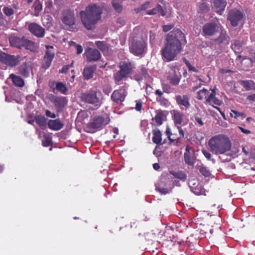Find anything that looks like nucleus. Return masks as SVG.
I'll return each mask as SVG.
<instances>
[{"label": "nucleus", "mask_w": 255, "mask_h": 255, "mask_svg": "<svg viewBox=\"0 0 255 255\" xmlns=\"http://www.w3.org/2000/svg\"><path fill=\"white\" fill-rule=\"evenodd\" d=\"M85 54L88 62L96 61L101 57L100 52L95 49L89 48L85 52Z\"/></svg>", "instance_id": "obj_13"}, {"label": "nucleus", "mask_w": 255, "mask_h": 255, "mask_svg": "<svg viewBox=\"0 0 255 255\" xmlns=\"http://www.w3.org/2000/svg\"><path fill=\"white\" fill-rule=\"evenodd\" d=\"M213 4V8L219 14H222L227 5L226 0H211Z\"/></svg>", "instance_id": "obj_14"}, {"label": "nucleus", "mask_w": 255, "mask_h": 255, "mask_svg": "<svg viewBox=\"0 0 255 255\" xmlns=\"http://www.w3.org/2000/svg\"><path fill=\"white\" fill-rule=\"evenodd\" d=\"M221 30V24L218 19L206 23L203 27L205 36H213Z\"/></svg>", "instance_id": "obj_6"}, {"label": "nucleus", "mask_w": 255, "mask_h": 255, "mask_svg": "<svg viewBox=\"0 0 255 255\" xmlns=\"http://www.w3.org/2000/svg\"><path fill=\"white\" fill-rule=\"evenodd\" d=\"M177 127L178 129V131H179V135H180L179 137L180 138L183 137L184 136V132H183V130L182 129L181 127H179V126H177Z\"/></svg>", "instance_id": "obj_53"}, {"label": "nucleus", "mask_w": 255, "mask_h": 255, "mask_svg": "<svg viewBox=\"0 0 255 255\" xmlns=\"http://www.w3.org/2000/svg\"><path fill=\"white\" fill-rule=\"evenodd\" d=\"M242 41L235 40L232 45V48L236 53H239L242 50Z\"/></svg>", "instance_id": "obj_33"}, {"label": "nucleus", "mask_w": 255, "mask_h": 255, "mask_svg": "<svg viewBox=\"0 0 255 255\" xmlns=\"http://www.w3.org/2000/svg\"><path fill=\"white\" fill-rule=\"evenodd\" d=\"M67 101L65 97H57L54 100L55 106L58 108H62L67 104Z\"/></svg>", "instance_id": "obj_29"}, {"label": "nucleus", "mask_w": 255, "mask_h": 255, "mask_svg": "<svg viewBox=\"0 0 255 255\" xmlns=\"http://www.w3.org/2000/svg\"><path fill=\"white\" fill-rule=\"evenodd\" d=\"M242 84L246 90H250L255 88V84L253 81H243Z\"/></svg>", "instance_id": "obj_35"}, {"label": "nucleus", "mask_w": 255, "mask_h": 255, "mask_svg": "<svg viewBox=\"0 0 255 255\" xmlns=\"http://www.w3.org/2000/svg\"><path fill=\"white\" fill-rule=\"evenodd\" d=\"M113 6L114 7L115 9L118 12H121L122 10V7L121 5L115 1V0H113Z\"/></svg>", "instance_id": "obj_43"}, {"label": "nucleus", "mask_w": 255, "mask_h": 255, "mask_svg": "<svg viewBox=\"0 0 255 255\" xmlns=\"http://www.w3.org/2000/svg\"><path fill=\"white\" fill-rule=\"evenodd\" d=\"M45 54L43 59V66L45 68L50 67L51 62L55 56V50L53 46L50 45H46Z\"/></svg>", "instance_id": "obj_9"}, {"label": "nucleus", "mask_w": 255, "mask_h": 255, "mask_svg": "<svg viewBox=\"0 0 255 255\" xmlns=\"http://www.w3.org/2000/svg\"><path fill=\"white\" fill-rule=\"evenodd\" d=\"M202 153L203 154H204V155L208 159H210L211 158V154L207 151L205 150H202Z\"/></svg>", "instance_id": "obj_50"}, {"label": "nucleus", "mask_w": 255, "mask_h": 255, "mask_svg": "<svg viewBox=\"0 0 255 255\" xmlns=\"http://www.w3.org/2000/svg\"><path fill=\"white\" fill-rule=\"evenodd\" d=\"M209 91L205 88H203V89L199 91L197 93V98L199 100H201L205 98H207L209 96Z\"/></svg>", "instance_id": "obj_31"}, {"label": "nucleus", "mask_w": 255, "mask_h": 255, "mask_svg": "<svg viewBox=\"0 0 255 255\" xmlns=\"http://www.w3.org/2000/svg\"><path fill=\"white\" fill-rule=\"evenodd\" d=\"M25 39L23 37H19L15 35H10L9 37L10 45L20 49L23 47Z\"/></svg>", "instance_id": "obj_16"}, {"label": "nucleus", "mask_w": 255, "mask_h": 255, "mask_svg": "<svg viewBox=\"0 0 255 255\" xmlns=\"http://www.w3.org/2000/svg\"><path fill=\"white\" fill-rule=\"evenodd\" d=\"M137 31V29L134 30L130 46V52L137 56L143 53L147 38V34L145 32Z\"/></svg>", "instance_id": "obj_4"}, {"label": "nucleus", "mask_w": 255, "mask_h": 255, "mask_svg": "<svg viewBox=\"0 0 255 255\" xmlns=\"http://www.w3.org/2000/svg\"><path fill=\"white\" fill-rule=\"evenodd\" d=\"M165 8V6H161V5L158 4L156 7L153 8L152 9L147 10L146 11V14L148 15H153L157 13H159L161 15L164 16L166 15Z\"/></svg>", "instance_id": "obj_23"}, {"label": "nucleus", "mask_w": 255, "mask_h": 255, "mask_svg": "<svg viewBox=\"0 0 255 255\" xmlns=\"http://www.w3.org/2000/svg\"><path fill=\"white\" fill-rule=\"evenodd\" d=\"M212 93L209 94V96L206 99V102L209 103L211 105H220L222 101L215 97V91L214 89L211 90Z\"/></svg>", "instance_id": "obj_24"}, {"label": "nucleus", "mask_w": 255, "mask_h": 255, "mask_svg": "<svg viewBox=\"0 0 255 255\" xmlns=\"http://www.w3.org/2000/svg\"><path fill=\"white\" fill-rule=\"evenodd\" d=\"M136 105L135 107V109L137 111H140L141 110L142 106V102L140 100H138L135 101Z\"/></svg>", "instance_id": "obj_45"}, {"label": "nucleus", "mask_w": 255, "mask_h": 255, "mask_svg": "<svg viewBox=\"0 0 255 255\" xmlns=\"http://www.w3.org/2000/svg\"><path fill=\"white\" fill-rule=\"evenodd\" d=\"M95 68L92 66L86 67L83 71V76L85 79L88 80L93 77Z\"/></svg>", "instance_id": "obj_28"}, {"label": "nucleus", "mask_w": 255, "mask_h": 255, "mask_svg": "<svg viewBox=\"0 0 255 255\" xmlns=\"http://www.w3.org/2000/svg\"><path fill=\"white\" fill-rule=\"evenodd\" d=\"M102 8L96 4L89 5L84 11L80 13L81 21L84 26L88 30L94 28L95 24L101 18Z\"/></svg>", "instance_id": "obj_2"}, {"label": "nucleus", "mask_w": 255, "mask_h": 255, "mask_svg": "<svg viewBox=\"0 0 255 255\" xmlns=\"http://www.w3.org/2000/svg\"><path fill=\"white\" fill-rule=\"evenodd\" d=\"M184 39V35L179 29L170 32L167 35L164 47L162 49L163 58L167 62L174 60V58L181 50V41Z\"/></svg>", "instance_id": "obj_1"}, {"label": "nucleus", "mask_w": 255, "mask_h": 255, "mask_svg": "<svg viewBox=\"0 0 255 255\" xmlns=\"http://www.w3.org/2000/svg\"><path fill=\"white\" fill-rule=\"evenodd\" d=\"M164 118V115L161 111H157L156 115L153 120L155 121L157 125L160 126L162 125Z\"/></svg>", "instance_id": "obj_32"}, {"label": "nucleus", "mask_w": 255, "mask_h": 255, "mask_svg": "<svg viewBox=\"0 0 255 255\" xmlns=\"http://www.w3.org/2000/svg\"><path fill=\"white\" fill-rule=\"evenodd\" d=\"M166 132L167 135L168 136L169 139L170 140H173V139H171L170 138V136L171 135V132L170 129L169 128H167Z\"/></svg>", "instance_id": "obj_57"}, {"label": "nucleus", "mask_w": 255, "mask_h": 255, "mask_svg": "<svg viewBox=\"0 0 255 255\" xmlns=\"http://www.w3.org/2000/svg\"><path fill=\"white\" fill-rule=\"evenodd\" d=\"M243 17L242 13L237 9L232 10L229 13L228 19L230 21L231 24L234 26H237L239 22Z\"/></svg>", "instance_id": "obj_12"}, {"label": "nucleus", "mask_w": 255, "mask_h": 255, "mask_svg": "<svg viewBox=\"0 0 255 255\" xmlns=\"http://www.w3.org/2000/svg\"><path fill=\"white\" fill-rule=\"evenodd\" d=\"M62 21L67 28H71L75 24V17L73 11L69 10L63 11Z\"/></svg>", "instance_id": "obj_10"}, {"label": "nucleus", "mask_w": 255, "mask_h": 255, "mask_svg": "<svg viewBox=\"0 0 255 255\" xmlns=\"http://www.w3.org/2000/svg\"><path fill=\"white\" fill-rule=\"evenodd\" d=\"M173 118L175 124L179 126L183 121V115L178 111H173Z\"/></svg>", "instance_id": "obj_30"}, {"label": "nucleus", "mask_w": 255, "mask_h": 255, "mask_svg": "<svg viewBox=\"0 0 255 255\" xmlns=\"http://www.w3.org/2000/svg\"><path fill=\"white\" fill-rule=\"evenodd\" d=\"M20 73L25 77H27L29 75L30 72V68L28 67L21 66L20 69Z\"/></svg>", "instance_id": "obj_40"}, {"label": "nucleus", "mask_w": 255, "mask_h": 255, "mask_svg": "<svg viewBox=\"0 0 255 255\" xmlns=\"http://www.w3.org/2000/svg\"><path fill=\"white\" fill-rule=\"evenodd\" d=\"M197 183V181L194 180H190V181H189V186H191V185L195 186Z\"/></svg>", "instance_id": "obj_62"}, {"label": "nucleus", "mask_w": 255, "mask_h": 255, "mask_svg": "<svg viewBox=\"0 0 255 255\" xmlns=\"http://www.w3.org/2000/svg\"><path fill=\"white\" fill-rule=\"evenodd\" d=\"M51 143V137L49 135H44L42 139V145L44 146H49Z\"/></svg>", "instance_id": "obj_38"}, {"label": "nucleus", "mask_w": 255, "mask_h": 255, "mask_svg": "<svg viewBox=\"0 0 255 255\" xmlns=\"http://www.w3.org/2000/svg\"><path fill=\"white\" fill-rule=\"evenodd\" d=\"M172 27L171 25H167L163 26V30L164 32H167L172 29Z\"/></svg>", "instance_id": "obj_54"}, {"label": "nucleus", "mask_w": 255, "mask_h": 255, "mask_svg": "<svg viewBox=\"0 0 255 255\" xmlns=\"http://www.w3.org/2000/svg\"><path fill=\"white\" fill-rule=\"evenodd\" d=\"M21 61V57L19 55H11L7 54L6 58L5 61V64L11 67H14L17 65Z\"/></svg>", "instance_id": "obj_18"}, {"label": "nucleus", "mask_w": 255, "mask_h": 255, "mask_svg": "<svg viewBox=\"0 0 255 255\" xmlns=\"http://www.w3.org/2000/svg\"><path fill=\"white\" fill-rule=\"evenodd\" d=\"M200 171L205 177H208L210 175V171L205 167H200Z\"/></svg>", "instance_id": "obj_42"}, {"label": "nucleus", "mask_w": 255, "mask_h": 255, "mask_svg": "<svg viewBox=\"0 0 255 255\" xmlns=\"http://www.w3.org/2000/svg\"><path fill=\"white\" fill-rule=\"evenodd\" d=\"M193 150L191 147L187 146L186 147L184 153L185 162L189 165H193L194 163V159L193 156Z\"/></svg>", "instance_id": "obj_22"}, {"label": "nucleus", "mask_w": 255, "mask_h": 255, "mask_svg": "<svg viewBox=\"0 0 255 255\" xmlns=\"http://www.w3.org/2000/svg\"><path fill=\"white\" fill-rule=\"evenodd\" d=\"M208 143L211 150L216 154H224L231 148V142L229 138L223 134L212 137Z\"/></svg>", "instance_id": "obj_3"}, {"label": "nucleus", "mask_w": 255, "mask_h": 255, "mask_svg": "<svg viewBox=\"0 0 255 255\" xmlns=\"http://www.w3.org/2000/svg\"><path fill=\"white\" fill-rule=\"evenodd\" d=\"M96 44L101 51H105L107 49V46L104 42L97 41Z\"/></svg>", "instance_id": "obj_41"}, {"label": "nucleus", "mask_w": 255, "mask_h": 255, "mask_svg": "<svg viewBox=\"0 0 255 255\" xmlns=\"http://www.w3.org/2000/svg\"><path fill=\"white\" fill-rule=\"evenodd\" d=\"M230 115L232 117L234 118H237L241 116L244 115V114L242 113H239L234 110H232L231 113H230Z\"/></svg>", "instance_id": "obj_44"}, {"label": "nucleus", "mask_w": 255, "mask_h": 255, "mask_svg": "<svg viewBox=\"0 0 255 255\" xmlns=\"http://www.w3.org/2000/svg\"><path fill=\"white\" fill-rule=\"evenodd\" d=\"M56 89L64 94H65L67 91L66 86L61 82L57 83Z\"/></svg>", "instance_id": "obj_37"}, {"label": "nucleus", "mask_w": 255, "mask_h": 255, "mask_svg": "<svg viewBox=\"0 0 255 255\" xmlns=\"http://www.w3.org/2000/svg\"><path fill=\"white\" fill-rule=\"evenodd\" d=\"M173 189V186L167 185L164 182L161 180L156 186V190L161 194H166L170 193Z\"/></svg>", "instance_id": "obj_15"}, {"label": "nucleus", "mask_w": 255, "mask_h": 255, "mask_svg": "<svg viewBox=\"0 0 255 255\" xmlns=\"http://www.w3.org/2000/svg\"><path fill=\"white\" fill-rule=\"evenodd\" d=\"M126 93L124 90L120 89L115 90L111 96L112 100L117 103L122 102L125 100Z\"/></svg>", "instance_id": "obj_17"}, {"label": "nucleus", "mask_w": 255, "mask_h": 255, "mask_svg": "<svg viewBox=\"0 0 255 255\" xmlns=\"http://www.w3.org/2000/svg\"><path fill=\"white\" fill-rule=\"evenodd\" d=\"M3 12L7 16H10L14 13L13 9L9 6H5L3 8Z\"/></svg>", "instance_id": "obj_39"}, {"label": "nucleus", "mask_w": 255, "mask_h": 255, "mask_svg": "<svg viewBox=\"0 0 255 255\" xmlns=\"http://www.w3.org/2000/svg\"><path fill=\"white\" fill-rule=\"evenodd\" d=\"M42 5L40 3H36L35 2L34 4V8L35 11H40L42 9Z\"/></svg>", "instance_id": "obj_49"}, {"label": "nucleus", "mask_w": 255, "mask_h": 255, "mask_svg": "<svg viewBox=\"0 0 255 255\" xmlns=\"http://www.w3.org/2000/svg\"><path fill=\"white\" fill-rule=\"evenodd\" d=\"M153 167L155 170H158L160 168L159 164L156 163L153 164Z\"/></svg>", "instance_id": "obj_63"}, {"label": "nucleus", "mask_w": 255, "mask_h": 255, "mask_svg": "<svg viewBox=\"0 0 255 255\" xmlns=\"http://www.w3.org/2000/svg\"><path fill=\"white\" fill-rule=\"evenodd\" d=\"M28 29L35 36L41 38L44 36L45 29L41 25L35 22L27 23Z\"/></svg>", "instance_id": "obj_11"}, {"label": "nucleus", "mask_w": 255, "mask_h": 255, "mask_svg": "<svg viewBox=\"0 0 255 255\" xmlns=\"http://www.w3.org/2000/svg\"><path fill=\"white\" fill-rule=\"evenodd\" d=\"M76 53L77 54H81L83 51V48L80 45H76Z\"/></svg>", "instance_id": "obj_52"}, {"label": "nucleus", "mask_w": 255, "mask_h": 255, "mask_svg": "<svg viewBox=\"0 0 255 255\" xmlns=\"http://www.w3.org/2000/svg\"><path fill=\"white\" fill-rule=\"evenodd\" d=\"M47 125L50 129L55 131L61 129L64 126V124L58 119L50 120Z\"/></svg>", "instance_id": "obj_20"}, {"label": "nucleus", "mask_w": 255, "mask_h": 255, "mask_svg": "<svg viewBox=\"0 0 255 255\" xmlns=\"http://www.w3.org/2000/svg\"><path fill=\"white\" fill-rule=\"evenodd\" d=\"M167 78L172 84L177 85L180 82V76L177 74L175 69H171Z\"/></svg>", "instance_id": "obj_21"}, {"label": "nucleus", "mask_w": 255, "mask_h": 255, "mask_svg": "<svg viewBox=\"0 0 255 255\" xmlns=\"http://www.w3.org/2000/svg\"><path fill=\"white\" fill-rule=\"evenodd\" d=\"M45 115L47 117H50L52 119H54L56 117V115L54 113H52L48 110H46Z\"/></svg>", "instance_id": "obj_48"}, {"label": "nucleus", "mask_w": 255, "mask_h": 255, "mask_svg": "<svg viewBox=\"0 0 255 255\" xmlns=\"http://www.w3.org/2000/svg\"><path fill=\"white\" fill-rule=\"evenodd\" d=\"M152 141L157 144H161L162 133L158 129H154L152 131Z\"/></svg>", "instance_id": "obj_27"}, {"label": "nucleus", "mask_w": 255, "mask_h": 255, "mask_svg": "<svg viewBox=\"0 0 255 255\" xmlns=\"http://www.w3.org/2000/svg\"><path fill=\"white\" fill-rule=\"evenodd\" d=\"M195 121L200 126L203 125V123L202 121V119L200 118H199L198 117H195Z\"/></svg>", "instance_id": "obj_56"}, {"label": "nucleus", "mask_w": 255, "mask_h": 255, "mask_svg": "<svg viewBox=\"0 0 255 255\" xmlns=\"http://www.w3.org/2000/svg\"><path fill=\"white\" fill-rule=\"evenodd\" d=\"M174 177L180 179L182 181H185L186 178V175L183 172H174L171 171L170 172Z\"/></svg>", "instance_id": "obj_36"}, {"label": "nucleus", "mask_w": 255, "mask_h": 255, "mask_svg": "<svg viewBox=\"0 0 255 255\" xmlns=\"http://www.w3.org/2000/svg\"><path fill=\"white\" fill-rule=\"evenodd\" d=\"M150 4V2H145V3H144L143 5H141V9L142 10H145L146 9L147 7H148V5Z\"/></svg>", "instance_id": "obj_58"}, {"label": "nucleus", "mask_w": 255, "mask_h": 255, "mask_svg": "<svg viewBox=\"0 0 255 255\" xmlns=\"http://www.w3.org/2000/svg\"><path fill=\"white\" fill-rule=\"evenodd\" d=\"M7 54L0 50V62L5 63Z\"/></svg>", "instance_id": "obj_46"}, {"label": "nucleus", "mask_w": 255, "mask_h": 255, "mask_svg": "<svg viewBox=\"0 0 255 255\" xmlns=\"http://www.w3.org/2000/svg\"><path fill=\"white\" fill-rule=\"evenodd\" d=\"M110 121V119L108 116L98 117L89 124L88 127L93 130L101 128L103 126L108 124Z\"/></svg>", "instance_id": "obj_8"}, {"label": "nucleus", "mask_w": 255, "mask_h": 255, "mask_svg": "<svg viewBox=\"0 0 255 255\" xmlns=\"http://www.w3.org/2000/svg\"><path fill=\"white\" fill-rule=\"evenodd\" d=\"M247 99L250 102H252L255 101V94L249 95L247 97Z\"/></svg>", "instance_id": "obj_55"}, {"label": "nucleus", "mask_w": 255, "mask_h": 255, "mask_svg": "<svg viewBox=\"0 0 255 255\" xmlns=\"http://www.w3.org/2000/svg\"><path fill=\"white\" fill-rule=\"evenodd\" d=\"M23 47L32 52H36L37 51V47L35 43L26 38L24 41Z\"/></svg>", "instance_id": "obj_25"}, {"label": "nucleus", "mask_w": 255, "mask_h": 255, "mask_svg": "<svg viewBox=\"0 0 255 255\" xmlns=\"http://www.w3.org/2000/svg\"><path fill=\"white\" fill-rule=\"evenodd\" d=\"M36 123L41 128L46 125V119L43 116H38L35 118Z\"/></svg>", "instance_id": "obj_34"}, {"label": "nucleus", "mask_w": 255, "mask_h": 255, "mask_svg": "<svg viewBox=\"0 0 255 255\" xmlns=\"http://www.w3.org/2000/svg\"><path fill=\"white\" fill-rule=\"evenodd\" d=\"M111 91V89L110 88H105L103 90V92L107 95H109Z\"/></svg>", "instance_id": "obj_61"}, {"label": "nucleus", "mask_w": 255, "mask_h": 255, "mask_svg": "<svg viewBox=\"0 0 255 255\" xmlns=\"http://www.w3.org/2000/svg\"><path fill=\"white\" fill-rule=\"evenodd\" d=\"M120 70L114 75V79L116 83H119L124 78L127 77L134 68L132 64L129 61H123L120 63Z\"/></svg>", "instance_id": "obj_5"}, {"label": "nucleus", "mask_w": 255, "mask_h": 255, "mask_svg": "<svg viewBox=\"0 0 255 255\" xmlns=\"http://www.w3.org/2000/svg\"><path fill=\"white\" fill-rule=\"evenodd\" d=\"M176 102L180 106L184 107L185 109H187L190 107L189 102V98L187 95H177L175 97Z\"/></svg>", "instance_id": "obj_19"}, {"label": "nucleus", "mask_w": 255, "mask_h": 255, "mask_svg": "<svg viewBox=\"0 0 255 255\" xmlns=\"http://www.w3.org/2000/svg\"><path fill=\"white\" fill-rule=\"evenodd\" d=\"M81 99L83 102L93 104L97 108H98L101 105L100 100L97 97L96 92L94 91H90L82 94Z\"/></svg>", "instance_id": "obj_7"}, {"label": "nucleus", "mask_w": 255, "mask_h": 255, "mask_svg": "<svg viewBox=\"0 0 255 255\" xmlns=\"http://www.w3.org/2000/svg\"><path fill=\"white\" fill-rule=\"evenodd\" d=\"M239 128L244 133L249 134L251 132L250 130H249L248 129H245L242 127H239Z\"/></svg>", "instance_id": "obj_59"}, {"label": "nucleus", "mask_w": 255, "mask_h": 255, "mask_svg": "<svg viewBox=\"0 0 255 255\" xmlns=\"http://www.w3.org/2000/svg\"><path fill=\"white\" fill-rule=\"evenodd\" d=\"M155 36L154 34L150 33V42L152 43L155 39Z\"/></svg>", "instance_id": "obj_60"}, {"label": "nucleus", "mask_w": 255, "mask_h": 255, "mask_svg": "<svg viewBox=\"0 0 255 255\" xmlns=\"http://www.w3.org/2000/svg\"><path fill=\"white\" fill-rule=\"evenodd\" d=\"M169 185V186H173V188L174 186H180V184L179 183V181L176 180H175L173 181L172 183H171L169 181L167 180V185Z\"/></svg>", "instance_id": "obj_47"}, {"label": "nucleus", "mask_w": 255, "mask_h": 255, "mask_svg": "<svg viewBox=\"0 0 255 255\" xmlns=\"http://www.w3.org/2000/svg\"><path fill=\"white\" fill-rule=\"evenodd\" d=\"M69 69V66L65 65L62 68L61 70L59 71V72L61 73H66Z\"/></svg>", "instance_id": "obj_51"}, {"label": "nucleus", "mask_w": 255, "mask_h": 255, "mask_svg": "<svg viewBox=\"0 0 255 255\" xmlns=\"http://www.w3.org/2000/svg\"><path fill=\"white\" fill-rule=\"evenodd\" d=\"M9 78L11 79L13 84L16 86L22 87L24 85L23 80L18 76L11 74L9 76Z\"/></svg>", "instance_id": "obj_26"}, {"label": "nucleus", "mask_w": 255, "mask_h": 255, "mask_svg": "<svg viewBox=\"0 0 255 255\" xmlns=\"http://www.w3.org/2000/svg\"><path fill=\"white\" fill-rule=\"evenodd\" d=\"M155 94L159 96H161L163 94V92L160 90H157L155 91Z\"/></svg>", "instance_id": "obj_64"}]
</instances>
